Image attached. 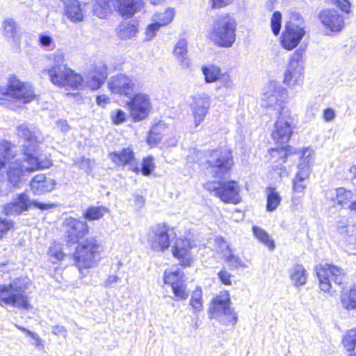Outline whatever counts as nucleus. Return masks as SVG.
Masks as SVG:
<instances>
[{
    "instance_id": "34",
    "label": "nucleus",
    "mask_w": 356,
    "mask_h": 356,
    "mask_svg": "<svg viewBox=\"0 0 356 356\" xmlns=\"http://www.w3.org/2000/svg\"><path fill=\"white\" fill-rule=\"evenodd\" d=\"M341 301L343 308L348 310L356 309V286L352 287L348 291H343Z\"/></svg>"
},
{
    "instance_id": "35",
    "label": "nucleus",
    "mask_w": 356,
    "mask_h": 356,
    "mask_svg": "<svg viewBox=\"0 0 356 356\" xmlns=\"http://www.w3.org/2000/svg\"><path fill=\"white\" fill-rule=\"evenodd\" d=\"M202 72L204 76L205 82L207 83L216 82L220 79L221 74L220 68L214 65L202 66Z\"/></svg>"
},
{
    "instance_id": "11",
    "label": "nucleus",
    "mask_w": 356,
    "mask_h": 356,
    "mask_svg": "<svg viewBox=\"0 0 356 356\" xmlns=\"http://www.w3.org/2000/svg\"><path fill=\"white\" fill-rule=\"evenodd\" d=\"M207 188L215 193L225 203L236 204L241 200L239 195L240 188L236 181H212L207 184Z\"/></svg>"
},
{
    "instance_id": "53",
    "label": "nucleus",
    "mask_w": 356,
    "mask_h": 356,
    "mask_svg": "<svg viewBox=\"0 0 356 356\" xmlns=\"http://www.w3.org/2000/svg\"><path fill=\"white\" fill-rule=\"evenodd\" d=\"M49 254L57 261L62 260L64 257V253L62 251L61 248L58 245L56 244L50 246Z\"/></svg>"
},
{
    "instance_id": "15",
    "label": "nucleus",
    "mask_w": 356,
    "mask_h": 356,
    "mask_svg": "<svg viewBox=\"0 0 356 356\" xmlns=\"http://www.w3.org/2000/svg\"><path fill=\"white\" fill-rule=\"evenodd\" d=\"M127 103L131 116L134 122H140L145 119L151 108L149 97L143 93L132 95Z\"/></svg>"
},
{
    "instance_id": "10",
    "label": "nucleus",
    "mask_w": 356,
    "mask_h": 356,
    "mask_svg": "<svg viewBox=\"0 0 356 356\" xmlns=\"http://www.w3.org/2000/svg\"><path fill=\"white\" fill-rule=\"evenodd\" d=\"M51 83L57 86L79 89L83 85L82 76L67 66L56 67L48 70Z\"/></svg>"
},
{
    "instance_id": "46",
    "label": "nucleus",
    "mask_w": 356,
    "mask_h": 356,
    "mask_svg": "<svg viewBox=\"0 0 356 356\" xmlns=\"http://www.w3.org/2000/svg\"><path fill=\"white\" fill-rule=\"evenodd\" d=\"M282 14L279 11L273 13L270 19V26L273 33L278 35L281 29Z\"/></svg>"
},
{
    "instance_id": "22",
    "label": "nucleus",
    "mask_w": 356,
    "mask_h": 356,
    "mask_svg": "<svg viewBox=\"0 0 356 356\" xmlns=\"http://www.w3.org/2000/svg\"><path fill=\"white\" fill-rule=\"evenodd\" d=\"M56 185L55 179L44 174L35 175L30 182V188L35 195H42L51 192Z\"/></svg>"
},
{
    "instance_id": "30",
    "label": "nucleus",
    "mask_w": 356,
    "mask_h": 356,
    "mask_svg": "<svg viewBox=\"0 0 356 356\" xmlns=\"http://www.w3.org/2000/svg\"><path fill=\"white\" fill-rule=\"evenodd\" d=\"M223 258L231 270H236L238 268H247L245 263L238 256L233 254L229 245L227 247L226 252L223 253Z\"/></svg>"
},
{
    "instance_id": "58",
    "label": "nucleus",
    "mask_w": 356,
    "mask_h": 356,
    "mask_svg": "<svg viewBox=\"0 0 356 356\" xmlns=\"http://www.w3.org/2000/svg\"><path fill=\"white\" fill-rule=\"evenodd\" d=\"M51 332L54 335L56 336H62L64 338L67 336V329L63 326L60 325H55L51 327Z\"/></svg>"
},
{
    "instance_id": "64",
    "label": "nucleus",
    "mask_w": 356,
    "mask_h": 356,
    "mask_svg": "<svg viewBox=\"0 0 356 356\" xmlns=\"http://www.w3.org/2000/svg\"><path fill=\"white\" fill-rule=\"evenodd\" d=\"M119 280L117 275H110L104 282L105 287H110L113 283Z\"/></svg>"
},
{
    "instance_id": "42",
    "label": "nucleus",
    "mask_w": 356,
    "mask_h": 356,
    "mask_svg": "<svg viewBox=\"0 0 356 356\" xmlns=\"http://www.w3.org/2000/svg\"><path fill=\"white\" fill-rule=\"evenodd\" d=\"M314 152L309 148H305L301 152L300 161L298 165V171L300 172L303 168H306L310 174V163L312 159Z\"/></svg>"
},
{
    "instance_id": "14",
    "label": "nucleus",
    "mask_w": 356,
    "mask_h": 356,
    "mask_svg": "<svg viewBox=\"0 0 356 356\" xmlns=\"http://www.w3.org/2000/svg\"><path fill=\"white\" fill-rule=\"evenodd\" d=\"M136 79L126 74H118L108 81V88L114 94L130 98L136 87Z\"/></svg>"
},
{
    "instance_id": "51",
    "label": "nucleus",
    "mask_w": 356,
    "mask_h": 356,
    "mask_svg": "<svg viewBox=\"0 0 356 356\" xmlns=\"http://www.w3.org/2000/svg\"><path fill=\"white\" fill-rule=\"evenodd\" d=\"M14 222L0 217V239L13 227Z\"/></svg>"
},
{
    "instance_id": "4",
    "label": "nucleus",
    "mask_w": 356,
    "mask_h": 356,
    "mask_svg": "<svg viewBox=\"0 0 356 356\" xmlns=\"http://www.w3.org/2000/svg\"><path fill=\"white\" fill-rule=\"evenodd\" d=\"M100 245L95 237H88L81 241L73 253L76 266L81 272L95 266L99 258Z\"/></svg>"
},
{
    "instance_id": "17",
    "label": "nucleus",
    "mask_w": 356,
    "mask_h": 356,
    "mask_svg": "<svg viewBox=\"0 0 356 356\" xmlns=\"http://www.w3.org/2000/svg\"><path fill=\"white\" fill-rule=\"evenodd\" d=\"M211 106V98L206 93H199L190 98L189 107L194 118L195 127L204 120Z\"/></svg>"
},
{
    "instance_id": "56",
    "label": "nucleus",
    "mask_w": 356,
    "mask_h": 356,
    "mask_svg": "<svg viewBox=\"0 0 356 356\" xmlns=\"http://www.w3.org/2000/svg\"><path fill=\"white\" fill-rule=\"evenodd\" d=\"M15 326L18 330H19L22 332L25 333L27 337H29L32 338L35 341L34 344L35 346H38L39 345V343L40 342V340L39 336L36 333L33 332L31 330L26 329V327H22V326H21L19 325H17V324H15Z\"/></svg>"
},
{
    "instance_id": "24",
    "label": "nucleus",
    "mask_w": 356,
    "mask_h": 356,
    "mask_svg": "<svg viewBox=\"0 0 356 356\" xmlns=\"http://www.w3.org/2000/svg\"><path fill=\"white\" fill-rule=\"evenodd\" d=\"M24 161L27 163L26 166L24 165L23 163L18 161L11 163L9 165L7 176L8 181L13 186H17L22 181L25 172H32L38 170L31 169L30 168L31 163L28 162L26 156H24Z\"/></svg>"
},
{
    "instance_id": "62",
    "label": "nucleus",
    "mask_w": 356,
    "mask_h": 356,
    "mask_svg": "<svg viewBox=\"0 0 356 356\" xmlns=\"http://www.w3.org/2000/svg\"><path fill=\"white\" fill-rule=\"evenodd\" d=\"M91 163H92V161L90 159H86V158L83 157L80 162L79 168L81 170H83L84 171L88 172V170H90V169H91V168H90Z\"/></svg>"
},
{
    "instance_id": "23",
    "label": "nucleus",
    "mask_w": 356,
    "mask_h": 356,
    "mask_svg": "<svg viewBox=\"0 0 356 356\" xmlns=\"http://www.w3.org/2000/svg\"><path fill=\"white\" fill-rule=\"evenodd\" d=\"M109 157L118 165H129V170L136 173L140 172V168L136 164L134 153L130 148H124L109 154Z\"/></svg>"
},
{
    "instance_id": "60",
    "label": "nucleus",
    "mask_w": 356,
    "mask_h": 356,
    "mask_svg": "<svg viewBox=\"0 0 356 356\" xmlns=\"http://www.w3.org/2000/svg\"><path fill=\"white\" fill-rule=\"evenodd\" d=\"M219 79L225 88H232L234 86V83L228 74H222L221 76H220Z\"/></svg>"
},
{
    "instance_id": "6",
    "label": "nucleus",
    "mask_w": 356,
    "mask_h": 356,
    "mask_svg": "<svg viewBox=\"0 0 356 356\" xmlns=\"http://www.w3.org/2000/svg\"><path fill=\"white\" fill-rule=\"evenodd\" d=\"M205 156L207 169L214 177L222 178L234 165L232 152L226 148L209 151Z\"/></svg>"
},
{
    "instance_id": "59",
    "label": "nucleus",
    "mask_w": 356,
    "mask_h": 356,
    "mask_svg": "<svg viewBox=\"0 0 356 356\" xmlns=\"http://www.w3.org/2000/svg\"><path fill=\"white\" fill-rule=\"evenodd\" d=\"M336 117L335 111L333 108H327L323 111V118L325 122H331Z\"/></svg>"
},
{
    "instance_id": "47",
    "label": "nucleus",
    "mask_w": 356,
    "mask_h": 356,
    "mask_svg": "<svg viewBox=\"0 0 356 356\" xmlns=\"http://www.w3.org/2000/svg\"><path fill=\"white\" fill-rule=\"evenodd\" d=\"M38 40L40 46L47 51L53 49L55 47L52 38L49 35L40 33L39 35Z\"/></svg>"
},
{
    "instance_id": "32",
    "label": "nucleus",
    "mask_w": 356,
    "mask_h": 356,
    "mask_svg": "<svg viewBox=\"0 0 356 356\" xmlns=\"http://www.w3.org/2000/svg\"><path fill=\"white\" fill-rule=\"evenodd\" d=\"M266 193L267 199L266 211L272 212L280 205L282 198L274 187L267 188L266 189Z\"/></svg>"
},
{
    "instance_id": "44",
    "label": "nucleus",
    "mask_w": 356,
    "mask_h": 356,
    "mask_svg": "<svg viewBox=\"0 0 356 356\" xmlns=\"http://www.w3.org/2000/svg\"><path fill=\"white\" fill-rule=\"evenodd\" d=\"M175 17V10L171 8H167L163 13L156 15L157 22L161 25L165 26L170 24Z\"/></svg>"
},
{
    "instance_id": "57",
    "label": "nucleus",
    "mask_w": 356,
    "mask_h": 356,
    "mask_svg": "<svg viewBox=\"0 0 356 356\" xmlns=\"http://www.w3.org/2000/svg\"><path fill=\"white\" fill-rule=\"evenodd\" d=\"M332 3L342 11L348 13L350 9V3L348 0H331Z\"/></svg>"
},
{
    "instance_id": "54",
    "label": "nucleus",
    "mask_w": 356,
    "mask_h": 356,
    "mask_svg": "<svg viewBox=\"0 0 356 356\" xmlns=\"http://www.w3.org/2000/svg\"><path fill=\"white\" fill-rule=\"evenodd\" d=\"M161 26H162L158 22L149 24L146 30V40H150L153 38Z\"/></svg>"
},
{
    "instance_id": "25",
    "label": "nucleus",
    "mask_w": 356,
    "mask_h": 356,
    "mask_svg": "<svg viewBox=\"0 0 356 356\" xmlns=\"http://www.w3.org/2000/svg\"><path fill=\"white\" fill-rule=\"evenodd\" d=\"M179 271L171 273L168 275L165 273L164 282L171 286L175 300H186L188 293L186 291V285L184 282L179 278Z\"/></svg>"
},
{
    "instance_id": "43",
    "label": "nucleus",
    "mask_w": 356,
    "mask_h": 356,
    "mask_svg": "<svg viewBox=\"0 0 356 356\" xmlns=\"http://www.w3.org/2000/svg\"><path fill=\"white\" fill-rule=\"evenodd\" d=\"M342 343L347 351H352L355 349L356 346V328L348 330L343 337Z\"/></svg>"
},
{
    "instance_id": "52",
    "label": "nucleus",
    "mask_w": 356,
    "mask_h": 356,
    "mask_svg": "<svg viewBox=\"0 0 356 356\" xmlns=\"http://www.w3.org/2000/svg\"><path fill=\"white\" fill-rule=\"evenodd\" d=\"M99 76L102 80H106L108 76L107 66L104 63H99L96 65L94 71L92 72Z\"/></svg>"
},
{
    "instance_id": "48",
    "label": "nucleus",
    "mask_w": 356,
    "mask_h": 356,
    "mask_svg": "<svg viewBox=\"0 0 356 356\" xmlns=\"http://www.w3.org/2000/svg\"><path fill=\"white\" fill-rule=\"evenodd\" d=\"M104 80H102L99 76L94 74L93 73L90 74L87 77V83L92 90H97L101 87L104 83Z\"/></svg>"
},
{
    "instance_id": "27",
    "label": "nucleus",
    "mask_w": 356,
    "mask_h": 356,
    "mask_svg": "<svg viewBox=\"0 0 356 356\" xmlns=\"http://www.w3.org/2000/svg\"><path fill=\"white\" fill-rule=\"evenodd\" d=\"M65 15L72 22H81L84 17L85 9L77 0L65 1Z\"/></svg>"
},
{
    "instance_id": "37",
    "label": "nucleus",
    "mask_w": 356,
    "mask_h": 356,
    "mask_svg": "<svg viewBox=\"0 0 356 356\" xmlns=\"http://www.w3.org/2000/svg\"><path fill=\"white\" fill-rule=\"evenodd\" d=\"M354 196L353 191H348L343 187L338 188L335 190V198H333V202H336L337 204L344 207Z\"/></svg>"
},
{
    "instance_id": "8",
    "label": "nucleus",
    "mask_w": 356,
    "mask_h": 356,
    "mask_svg": "<svg viewBox=\"0 0 356 356\" xmlns=\"http://www.w3.org/2000/svg\"><path fill=\"white\" fill-rule=\"evenodd\" d=\"M56 207L54 203H44L37 200L31 199L29 195L23 192L17 193L13 200L4 205L3 213L6 216H19L31 209H38L40 211L50 210Z\"/></svg>"
},
{
    "instance_id": "2",
    "label": "nucleus",
    "mask_w": 356,
    "mask_h": 356,
    "mask_svg": "<svg viewBox=\"0 0 356 356\" xmlns=\"http://www.w3.org/2000/svg\"><path fill=\"white\" fill-rule=\"evenodd\" d=\"M30 284L31 280L27 277H20L8 284L0 285V305H11L20 309L29 310L31 305L26 291Z\"/></svg>"
},
{
    "instance_id": "33",
    "label": "nucleus",
    "mask_w": 356,
    "mask_h": 356,
    "mask_svg": "<svg viewBox=\"0 0 356 356\" xmlns=\"http://www.w3.org/2000/svg\"><path fill=\"white\" fill-rule=\"evenodd\" d=\"M309 176V172L306 168H303L300 172H297L296 177L293 179V190L294 192L299 193L304 192Z\"/></svg>"
},
{
    "instance_id": "20",
    "label": "nucleus",
    "mask_w": 356,
    "mask_h": 356,
    "mask_svg": "<svg viewBox=\"0 0 356 356\" xmlns=\"http://www.w3.org/2000/svg\"><path fill=\"white\" fill-rule=\"evenodd\" d=\"M321 23L332 32H339L344 26L343 16L334 9L321 10L318 14Z\"/></svg>"
},
{
    "instance_id": "12",
    "label": "nucleus",
    "mask_w": 356,
    "mask_h": 356,
    "mask_svg": "<svg viewBox=\"0 0 356 356\" xmlns=\"http://www.w3.org/2000/svg\"><path fill=\"white\" fill-rule=\"evenodd\" d=\"M3 95L13 98L20 104H27L35 97L33 87L18 80L15 76L9 79L6 88H0Z\"/></svg>"
},
{
    "instance_id": "40",
    "label": "nucleus",
    "mask_w": 356,
    "mask_h": 356,
    "mask_svg": "<svg viewBox=\"0 0 356 356\" xmlns=\"http://www.w3.org/2000/svg\"><path fill=\"white\" fill-rule=\"evenodd\" d=\"M111 0H96L92 6L93 14L99 18H104L110 11Z\"/></svg>"
},
{
    "instance_id": "29",
    "label": "nucleus",
    "mask_w": 356,
    "mask_h": 356,
    "mask_svg": "<svg viewBox=\"0 0 356 356\" xmlns=\"http://www.w3.org/2000/svg\"><path fill=\"white\" fill-rule=\"evenodd\" d=\"M187 44L186 39H181L175 44L173 51L174 55L177 58L183 67H188L190 64L187 57Z\"/></svg>"
},
{
    "instance_id": "26",
    "label": "nucleus",
    "mask_w": 356,
    "mask_h": 356,
    "mask_svg": "<svg viewBox=\"0 0 356 356\" xmlns=\"http://www.w3.org/2000/svg\"><path fill=\"white\" fill-rule=\"evenodd\" d=\"M118 11L125 19L132 17L143 7V0H117Z\"/></svg>"
},
{
    "instance_id": "9",
    "label": "nucleus",
    "mask_w": 356,
    "mask_h": 356,
    "mask_svg": "<svg viewBox=\"0 0 356 356\" xmlns=\"http://www.w3.org/2000/svg\"><path fill=\"white\" fill-rule=\"evenodd\" d=\"M316 275L319 282V287L321 291L332 294L331 281L337 286H340L345 279L343 269L335 265L325 264L319 268H316Z\"/></svg>"
},
{
    "instance_id": "41",
    "label": "nucleus",
    "mask_w": 356,
    "mask_h": 356,
    "mask_svg": "<svg viewBox=\"0 0 356 356\" xmlns=\"http://www.w3.org/2000/svg\"><path fill=\"white\" fill-rule=\"evenodd\" d=\"M202 291L200 287H197L195 290L193 291L191 300L190 305L193 309L194 313L200 312L202 310Z\"/></svg>"
},
{
    "instance_id": "3",
    "label": "nucleus",
    "mask_w": 356,
    "mask_h": 356,
    "mask_svg": "<svg viewBox=\"0 0 356 356\" xmlns=\"http://www.w3.org/2000/svg\"><path fill=\"white\" fill-rule=\"evenodd\" d=\"M17 134L20 138L24 139L22 151L28 162L31 163V169L45 168L51 165L49 161L43 164L38 156V146L41 140L40 131L36 127L23 123L17 127Z\"/></svg>"
},
{
    "instance_id": "18",
    "label": "nucleus",
    "mask_w": 356,
    "mask_h": 356,
    "mask_svg": "<svg viewBox=\"0 0 356 356\" xmlns=\"http://www.w3.org/2000/svg\"><path fill=\"white\" fill-rule=\"evenodd\" d=\"M303 50L296 49L290 58L288 68L284 73V83L289 86H293L299 81L303 74L304 68L302 65Z\"/></svg>"
},
{
    "instance_id": "5",
    "label": "nucleus",
    "mask_w": 356,
    "mask_h": 356,
    "mask_svg": "<svg viewBox=\"0 0 356 356\" xmlns=\"http://www.w3.org/2000/svg\"><path fill=\"white\" fill-rule=\"evenodd\" d=\"M236 22L229 14L220 15L215 21L211 39L221 47H230L236 40Z\"/></svg>"
},
{
    "instance_id": "50",
    "label": "nucleus",
    "mask_w": 356,
    "mask_h": 356,
    "mask_svg": "<svg viewBox=\"0 0 356 356\" xmlns=\"http://www.w3.org/2000/svg\"><path fill=\"white\" fill-rule=\"evenodd\" d=\"M111 117L113 124L118 125L124 122L127 120L126 113L121 109L113 111Z\"/></svg>"
},
{
    "instance_id": "28",
    "label": "nucleus",
    "mask_w": 356,
    "mask_h": 356,
    "mask_svg": "<svg viewBox=\"0 0 356 356\" xmlns=\"http://www.w3.org/2000/svg\"><path fill=\"white\" fill-rule=\"evenodd\" d=\"M165 131V126L164 123H157L154 124L150 131L147 139V143L151 147L156 146L162 140L164 132Z\"/></svg>"
},
{
    "instance_id": "49",
    "label": "nucleus",
    "mask_w": 356,
    "mask_h": 356,
    "mask_svg": "<svg viewBox=\"0 0 356 356\" xmlns=\"http://www.w3.org/2000/svg\"><path fill=\"white\" fill-rule=\"evenodd\" d=\"M49 58L52 59L54 62V65H53L51 68L66 66V65L63 64L65 56L63 51L60 49H57L54 53L50 54L49 55Z\"/></svg>"
},
{
    "instance_id": "38",
    "label": "nucleus",
    "mask_w": 356,
    "mask_h": 356,
    "mask_svg": "<svg viewBox=\"0 0 356 356\" xmlns=\"http://www.w3.org/2000/svg\"><path fill=\"white\" fill-rule=\"evenodd\" d=\"M252 232L254 236L262 243L266 245L270 250H274V241L270 238L269 234L263 229L257 227H252Z\"/></svg>"
},
{
    "instance_id": "19",
    "label": "nucleus",
    "mask_w": 356,
    "mask_h": 356,
    "mask_svg": "<svg viewBox=\"0 0 356 356\" xmlns=\"http://www.w3.org/2000/svg\"><path fill=\"white\" fill-rule=\"evenodd\" d=\"M305 35V31L302 27L291 21L287 22L282 35L281 43L283 48L292 50L298 46Z\"/></svg>"
},
{
    "instance_id": "45",
    "label": "nucleus",
    "mask_w": 356,
    "mask_h": 356,
    "mask_svg": "<svg viewBox=\"0 0 356 356\" xmlns=\"http://www.w3.org/2000/svg\"><path fill=\"white\" fill-rule=\"evenodd\" d=\"M154 168V158L149 156L143 159L140 172H141L144 176H149L153 172Z\"/></svg>"
},
{
    "instance_id": "63",
    "label": "nucleus",
    "mask_w": 356,
    "mask_h": 356,
    "mask_svg": "<svg viewBox=\"0 0 356 356\" xmlns=\"http://www.w3.org/2000/svg\"><path fill=\"white\" fill-rule=\"evenodd\" d=\"M233 1L234 0H212V7L213 8H222L229 4Z\"/></svg>"
},
{
    "instance_id": "1",
    "label": "nucleus",
    "mask_w": 356,
    "mask_h": 356,
    "mask_svg": "<svg viewBox=\"0 0 356 356\" xmlns=\"http://www.w3.org/2000/svg\"><path fill=\"white\" fill-rule=\"evenodd\" d=\"M286 97V90L275 81L270 82L268 90L264 92L263 97V101L265 102L264 106L279 109V117L275 123V129L271 136L277 145V147L272 149V152H277L281 164L286 162L289 155L296 152L293 147L286 145L293 134V119L282 106Z\"/></svg>"
},
{
    "instance_id": "36",
    "label": "nucleus",
    "mask_w": 356,
    "mask_h": 356,
    "mask_svg": "<svg viewBox=\"0 0 356 356\" xmlns=\"http://www.w3.org/2000/svg\"><path fill=\"white\" fill-rule=\"evenodd\" d=\"M108 209L103 206L89 207L83 213V217L86 220L92 221L102 218Z\"/></svg>"
},
{
    "instance_id": "16",
    "label": "nucleus",
    "mask_w": 356,
    "mask_h": 356,
    "mask_svg": "<svg viewBox=\"0 0 356 356\" xmlns=\"http://www.w3.org/2000/svg\"><path fill=\"white\" fill-rule=\"evenodd\" d=\"M147 241L154 251L163 252L170 244L168 228L165 225L158 224L152 227L148 232Z\"/></svg>"
},
{
    "instance_id": "7",
    "label": "nucleus",
    "mask_w": 356,
    "mask_h": 356,
    "mask_svg": "<svg viewBox=\"0 0 356 356\" xmlns=\"http://www.w3.org/2000/svg\"><path fill=\"white\" fill-rule=\"evenodd\" d=\"M231 300L227 291L220 293L213 298L209 309L210 318L218 319L225 325H234L238 321L237 315L230 307Z\"/></svg>"
},
{
    "instance_id": "13",
    "label": "nucleus",
    "mask_w": 356,
    "mask_h": 356,
    "mask_svg": "<svg viewBox=\"0 0 356 356\" xmlns=\"http://www.w3.org/2000/svg\"><path fill=\"white\" fill-rule=\"evenodd\" d=\"M62 227L68 245L77 243L88 233L87 222L72 217L66 218Z\"/></svg>"
},
{
    "instance_id": "61",
    "label": "nucleus",
    "mask_w": 356,
    "mask_h": 356,
    "mask_svg": "<svg viewBox=\"0 0 356 356\" xmlns=\"http://www.w3.org/2000/svg\"><path fill=\"white\" fill-rule=\"evenodd\" d=\"M110 102V98L105 95H98L96 97V103L97 105L104 107Z\"/></svg>"
},
{
    "instance_id": "21",
    "label": "nucleus",
    "mask_w": 356,
    "mask_h": 356,
    "mask_svg": "<svg viewBox=\"0 0 356 356\" xmlns=\"http://www.w3.org/2000/svg\"><path fill=\"white\" fill-rule=\"evenodd\" d=\"M191 245L188 239L177 238L172 248V252L174 257L179 261V264L184 266H190L192 262Z\"/></svg>"
},
{
    "instance_id": "39",
    "label": "nucleus",
    "mask_w": 356,
    "mask_h": 356,
    "mask_svg": "<svg viewBox=\"0 0 356 356\" xmlns=\"http://www.w3.org/2000/svg\"><path fill=\"white\" fill-rule=\"evenodd\" d=\"M3 27L4 29V35L7 38L13 39V41L16 43H19V37L17 35V26L16 23L13 19H6L3 23Z\"/></svg>"
},
{
    "instance_id": "31",
    "label": "nucleus",
    "mask_w": 356,
    "mask_h": 356,
    "mask_svg": "<svg viewBox=\"0 0 356 356\" xmlns=\"http://www.w3.org/2000/svg\"><path fill=\"white\" fill-rule=\"evenodd\" d=\"M290 277L296 286H302L307 282L306 270L301 264H296L293 267Z\"/></svg>"
},
{
    "instance_id": "55",
    "label": "nucleus",
    "mask_w": 356,
    "mask_h": 356,
    "mask_svg": "<svg viewBox=\"0 0 356 356\" xmlns=\"http://www.w3.org/2000/svg\"><path fill=\"white\" fill-rule=\"evenodd\" d=\"M218 277L222 284L225 285L232 284L231 277L232 275L225 268L219 271Z\"/></svg>"
}]
</instances>
